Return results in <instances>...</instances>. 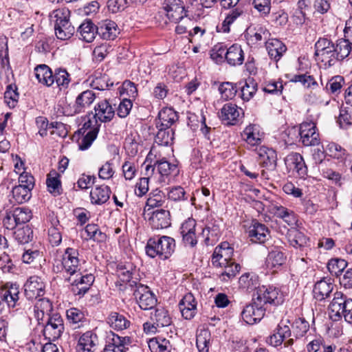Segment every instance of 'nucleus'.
Wrapping results in <instances>:
<instances>
[{
	"label": "nucleus",
	"mask_w": 352,
	"mask_h": 352,
	"mask_svg": "<svg viewBox=\"0 0 352 352\" xmlns=\"http://www.w3.org/2000/svg\"><path fill=\"white\" fill-rule=\"evenodd\" d=\"M163 8L166 11L168 19L173 23H178L184 17H186L188 19L184 23L186 24V22L191 23L190 17L199 16L202 14L199 11V8H197V11L195 10L193 3H191L190 6L185 8L181 0H164Z\"/></svg>",
	"instance_id": "1"
},
{
	"label": "nucleus",
	"mask_w": 352,
	"mask_h": 352,
	"mask_svg": "<svg viewBox=\"0 0 352 352\" xmlns=\"http://www.w3.org/2000/svg\"><path fill=\"white\" fill-rule=\"evenodd\" d=\"M175 248V239L167 236L148 239L146 245V253L151 258L159 256L162 259L168 258Z\"/></svg>",
	"instance_id": "2"
},
{
	"label": "nucleus",
	"mask_w": 352,
	"mask_h": 352,
	"mask_svg": "<svg viewBox=\"0 0 352 352\" xmlns=\"http://www.w3.org/2000/svg\"><path fill=\"white\" fill-rule=\"evenodd\" d=\"M83 119L84 123L78 130V133L83 136L78 144L79 149L81 151L87 150L91 146L96 139L101 126L98 119L92 116V111L88 113Z\"/></svg>",
	"instance_id": "3"
},
{
	"label": "nucleus",
	"mask_w": 352,
	"mask_h": 352,
	"mask_svg": "<svg viewBox=\"0 0 352 352\" xmlns=\"http://www.w3.org/2000/svg\"><path fill=\"white\" fill-rule=\"evenodd\" d=\"M70 12L68 9H58L53 12L54 30L60 40H67L74 34L75 29L69 21Z\"/></svg>",
	"instance_id": "4"
},
{
	"label": "nucleus",
	"mask_w": 352,
	"mask_h": 352,
	"mask_svg": "<svg viewBox=\"0 0 352 352\" xmlns=\"http://www.w3.org/2000/svg\"><path fill=\"white\" fill-rule=\"evenodd\" d=\"M315 56L327 68L334 65L336 61L335 44L329 39L320 38L315 44Z\"/></svg>",
	"instance_id": "5"
},
{
	"label": "nucleus",
	"mask_w": 352,
	"mask_h": 352,
	"mask_svg": "<svg viewBox=\"0 0 352 352\" xmlns=\"http://www.w3.org/2000/svg\"><path fill=\"white\" fill-rule=\"evenodd\" d=\"M289 323H290L289 320H282L275 332L267 337V343L274 347L280 346L283 342L285 346H292L294 344V339L286 340L292 335L290 327L288 325Z\"/></svg>",
	"instance_id": "6"
},
{
	"label": "nucleus",
	"mask_w": 352,
	"mask_h": 352,
	"mask_svg": "<svg viewBox=\"0 0 352 352\" xmlns=\"http://www.w3.org/2000/svg\"><path fill=\"white\" fill-rule=\"evenodd\" d=\"M64 331L63 320L59 314H52L46 319L43 330V336L48 341L58 339Z\"/></svg>",
	"instance_id": "7"
},
{
	"label": "nucleus",
	"mask_w": 352,
	"mask_h": 352,
	"mask_svg": "<svg viewBox=\"0 0 352 352\" xmlns=\"http://www.w3.org/2000/svg\"><path fill=\"white\" fill-rule=\"evenodd\" d=\"M96 94L90 89L79 94L74 104H68L65 109V113L67 116H74L84 112L85 109L89 107L95 100Z\"/></svg>",
	"instance_id": "8"
},
{
	"label": "nucleus",
	"mask_w": 352,
	"mask_h": 352,
	"mask_svg": "<svg viewBox=\"0 0 352 352\" xmlns=\"http://www.w3.org/2000/svg\"><path fill=\"white\" fill-rule=\"evenodd\" d=\"M258 302L263 305L270 304L278 305L283 302L284 296L283 293L276 287L273 286H262L257 290Z\"/></svg>",
	"instance_id": "9"
},
{
	"label": "nucleus",
	"mask_w": 352,
	"mask_h": 352,
	"mask_svg": "<svg viewBox=\"0 0 352 352\" xmlns=\"http://www.w3.org/2000/svg\"><path fill=\"white\" fill-rule=\"evenodd\" d=\"M298 131L300 140L304 146H317L320 143L319 133L314 122H304L301 123Z\"/></svg>",
	"instance_id": "10"
},
{
	"label": "nucleus",
	"mask_w": 352,
	"mask_h": 352,
	"mask_svg": "<svg viewBox=\"0 0 352 352\" xmlns=\"http://www.w3.org/2000/svg\"><path fill=\"white\" fill-rule=\"evenodd\" d=\"M135 298L142 309H151L157 304L155 295L150 291L147 286L140 284L136 286L133 293Z\"/></svg>",
	"instance_id": "11"
},
{
	"label": "nucleus",
	"mask_w": 352,
	"mask_h": 352,
	"mask_svg": "<svg viewBox=\"0 0 352 352\" xmlns=\"http://www.w3.org/2000/svg\"><path fill=\"white\" fill-rule=\"evenodd\" d=\"M265 312V308L255 298L252 303L247 305L243 309L241 317L247 324H254L263 318Z\"/></svg>",
	"instance_id": "12"
},
{
	"label": "nucleus",
	"mask_w": 352,
	"mask_h": 352,
	"mask_svg": "<svg viewBox=\"0 0 352 352\" xmlns=\"http://www.w3.org/2000/svg\"><path fill=\"white\" fill-rule=\"evenodd\" d=\"M45 283L38 276H30L24 284V293L29 300L36 299L45 294Z\"/></svg>",
	"instance_id": "13"
},
{
	"label": "nucleus",
	"mask_w": 352,
	"mask_h": 352,
	"mask_svg": "<svg viewBox=\"0 0 352 352\" xmlns=\"http://www.w3.org/2000/svg\"><path fill=\"white\" fill-rule=\"evenodd\" d=\"M19 300V287L16 284H11L9 287L0 290V314L6 308L16 306Z\"/></svg>",
	"instance_id": "14"
},
{
	"label": "nucleus",
	"mask_w": 352,
	"mask_h": 352,
	"mask_svg": "<svg viewBox=\"0 0 352 352\" xmlns=\"http://www.w3.org/2000/svg\"><path fill=\"white\" fill-rule=\"evenodd\" d=\"M243 113L242 109L232 103L225 104L221 109L219 117L226 125H236Z\"/></svg>",
	"instance_id": "15"
},
{
	"label": "nucleus",
	"mask_w": 352,
	"mask_h": 352,
	"mask_svg": "<svg viewBox=\"0 0 352 352\" xmlns=\"http://www.w3.org/2000/svg\"><path fill=\"white\" fill-rule=\"evenodd\" d=\"M78 252L74 248L65 250L62 258L63 270L69 275H73L79 270Z\"/></svg>",
	"instance_id": "16"
},
{
	"label": "nucleus",
	"mask_w": 352,
	"mask_h": 352,
	"mask_svg": "<svg viewBox=\"0 0 352 352\" xmlns=\"http://www.w3.org/2000/svg\"><path fill=\"white\" fill-rule=\"evenodd\" d=\"M248 233L252 242L263 243L267 239L269 230L265 224L254 219L248 228Z\"/></svg>",
	"instance_id": "17"
},
{
	"label": "nucleus",
	"mask_w": 352,
	"mask_h": 352,
	"mask_svg": "<svg viewBox=\"0 0 352 352\" xmlns=\"http://www.w3.org/2000/svg\"><path fill=\"white\" fill-rule=\"evenodd\" d=\"M179 308L182 317L190 320L197 313V301L191 293L186 294L179 302Z\"/></svg>",
	"instance_id": "18"
},
{
	"label": "nucleus",
	"mask_w": 352,
	"mask_h": 352,
	"mask_svg": "<svg viewBox=\"0 0 352 352\" xmlns=\"http://www.w3.org/2000/svg\"><path fill=\"white\" fill-rule=\"evenodd\" d=\"M149 224L153 229H164L170 226V212L166 210L160 209L152 212L148 219Z\"/></svg>",
	"instance_id": "19"
},
{
	"label": "nucleus",
	"mask_w": 352,
	"mask_h": 352,
	"mask_svg": "<svg viewBox=\"0 0 352 352\" xmlns=\"http://www.w3.org/2000/svg\"><path fill=\"white\" fill-rule=\"evenodd\" d=\"M131 342L129 337H122L113 333L103 352H126L129 349Z\"/></svg>",
	"instance_id": "20"
},
{
	"label": "nucleus",
	"mask_w": 352,
	"mask_h": 352,
	"mask_svg": "<svg viewBox=\"0 0 352 352\" xmlns=\"http://www.w3.org/2000/svg\"><path fill=\"white\" fill-rule=\"evenodd\" d=\"M351 299L344 296L341 292H336L333 294V298L329 306L331 317H335V320L341 318L346 300Z\"/></svg>",
	"instance_id": "21"
},
{
	"label": "nucleus",
	"mask_w": 352,
	"mask_h": 352,
	"mask_svg": "<svg viewBox=\"0 0 352 352\" xmlns=\"http://www.w3.org/2000/svg\"><path fill=\"white\" fill-rule=\"evenodd\" d=\"M98 344V336L95 331H87L78 340L80 352H94Z\"/></svg>",
	"instance_id": "22"
},
{
	"label": "nucleus",
	"mask_w": 352,
	"mask_h": 352,
	"mask_svg": "<svg viewBox=\"0 0 352 352\" xmlns=\"http://www.w3.org/2000/svg\"><path fill=\"white\" fill-rule=\"evenodd\" d=\"M98 34L103 39L113 40L119 34L117 24L111 20H104L97 25Z\"/></svg>",
	"instance_id": "23"
},
{
	"label": "nucleus",
	"mask_w": 352,
	"mask_h": 352,
	"mask_svg": "<svg viewBox=\"0 0 352 352\" xmlns=\"http://www.w3.org/2000/svg\"><path fill=\"white\" fill-rule=\"evenodd\" d=\"M95 113L92 116L100 122L111 121L115 115V111L108 101L104 100L98 102L94 107Z\"/></svg>",
	"instance_id": "24"
},
{
	"label": "nucleus",
	"mask_w": 352,
	"mask_h": 352,
	"mask_svg": "<svg viewBox=\"0 0 352 352\" xmlns=\"http://www.w3.org/2000/svg\"><path fill=\"white\" fill-rule=\"evenodd\" d=\"M178 118L177 113L173 108H164L158 113V118L156 120V127L171 128V126L178 120Z\"/></svg>",
	"instance_id": "25"
},
{
	"label": "nucleus",
	"mask_w": 352,
	"mask_h": 352,
	"mask_svg": "<svg viewBox=\"0 0 352 352\" xmlns=\"http://www.w3.org/2000/svg\"><path fill=\"white\" fill-rule=\"evenodd\" d=\"M48 219L50 223V227L48 228V241L52 246H57L62 241L61 226L54 214H50Z\"/></svg>",
	"instance_id": "26"
},
{
	"label": "nucleus",
	"mask_w": 352,
	"mask_h": 352,
	"mask_svg": "<svg viewBox=\"0 0 352 352\" xmlns=\"http://www.w3.org/2000/svg\"><path fill=\"white\" fill-rule=\"evenodd\" d=\"M257 153L263 166L272 170L276 168L277 155L274 149L261 146L257 150Z\"/></svg>",
	"instance_id": "27"
},
{
	"label": "nucleus",
	"mask_w": 352,
	"mask_h": 352,
	"mask_svg": "<svg viewBox=\"0 0 352 352\" xmlns=\"http://www.w3.org/2000/svg\"><path fill=\"white\" fill-rule=\"evenodd\" d=\"M285 254L279 249L276 248L269 252L265 265L267 269L275 272L285 263Z\"/></svg>",
	"instance_id": "28"
},
{
	"label": "nucleus",
	"mask_w": 352,
	"mask_h": 352,
	"mask_svg": "<svg viewBox=\"0 0 352 352\" xmlns=\"http://www.w3.org/2000/svg\"><path fill=\"white\" fill-rule=\"evenodd\" d=\"M241 136L249 145L253 146L261 143L263 134L258 125L250 124L245 128Z\"/></svg>",
	"instance_id": "29"
},
{
	"label": "nucleus",
	"mask_w": 352,
	"mask_h": 352,
	"mask_svg": "<svg viewBox=\"0 0 352 352\" xmlns=\"http://www.w3.org/2000/svg\"><path fill=\"white\" fill-rule=\"evenodd\" d=\"M266 50L272 59L278 61L286 52L285 44L278 39L272 38L265 42Z\"/></svg>",
	"instance_id": "30"
},
{
	"label": "nucleus",
	"mask_w": 352,
	"mask_h": 352,
	"mask_svg": "<svg viewBox=\"0 0 352 352\" xmlns=\"http://www.w3.org/2000/svg\"><path fill=\"white\" fill-rule=\"evenodd\" d=\"M79 38L87 43L92 42L98 34L97 25L91 20H85L78 28Z\"/></svg>",
	"instance_id": "31"
},
{
	"label": "nucleus",
	"mask_w": 352,
	"mask_h": 352,
	"mask_svg": "<svg viewBox=\"0 0 352 352\" xmlns=\"http://www.w3.org/2000/svg\"><path fill=\"white\" fill-rule=\"evenodd\" d=\"M234 250L228 242H223L217 246L213 252L211 262L212 265H220L219 259L227 258L232 260Z\"/></svg>",
	"instance_id": "32"
},
{
	"label": "nucleus",
	"mask_w": 352,
	"mask_h": 352,
	"mask_svg": "<svg viewBox=\"0 0 352 352\" xmlns=\"http://www.w3.org/2000/svg\"><path fill=\"white\" fill-rule=\"evenodd\" d=\"M52 304L47 298H39L36 300L34 306V312L35 318L38 321L43 320L46 317L52 316Z\"/></svg>",
	"instance_id": "33"
},
{
	"label": "nucleus",
	"mask_w": 352,
	"mask_h": 352,
	"mask_svg": "<svg viewBox=\"0 0 352 352\" xmlns=\"http://www.w3.org/2000/svg\"><path fill=\"white\" fill-rule=\"evenodd\" d=\"M226 60L232 66L242 65L244 60V54L241 45L234 44L228 48L226 53Z\"/></svg>",
	"instance_id": "34"
},
{
	"label": "nucleus",
	"mask_w": 352,
	"mask_h": 352,
	"mask_svg": "<svg viewBox=\"0 0 352 352\" xmlns=\"http://www.w3.org/2000/svg\"><path fill=\"white\" fill-rule=\"evenodd\" d=\"M110 195L111 189L108 186L96 187L90 192L91 202L94 204L101 205L109 200Z\"/></svg>",
	"instance_id": "35"
},
{
	"label": "nucleus",
	"mask_w": 352,
	"mask_h": 352,
	"mask_svg": "<svg viewBox=\"0 0 352 352\" xmlns=\"http://www.w3.org/2000/svg\"><path fill=\"white\" fill-rule=\"evenodd\" d=\"M239 285L241 289L249 292L260 288L258 277L253 273H245L241 276Z\"/></svg>",
	"instance_id": "36"
},
{
	"label": "nucleus",
	"mask_w": 352,
	"mask_h": 352,
	"mask_svg": "<svg viewBox=\"0 0 352 352\" xmlns=\"http://www.w3.org/2000/svg\"><path fill=\"white\" fill-rule=\"evenodd\" d=\"M246 16V13L240 8H236L230 10L228 14H226V16L224 21L222 22L221 28L220 31L228 33L230 32V26L236 21L239 18H245Z\"/></svg>",
	"instance_id": "37"
},
{
	"label": "nucleus",
	"mask_w": 352,
	"mask_h": 352,
	"mask_svg": "<svg viewBox=\"0 0 352 352\" xmlns=\"http://www.w3.org/2000/svg\"><path fill=\"white\" fill-rule=\"evenodd\" d=\"M333 289V285L331 283L326 280L318 281L313 289L314 298L318 300H322L329 296Z\"/></svg>",
	"instance_id": "38"
},
{
	"label": "nucleus",
	"mask_w": 352,
	"mask_h": 352,
	"mask_svg": "<svg viewBox=\"0 0 352 352\" xmlns=\"http://www.w3.org/2000/svg\"><path fill=\"white\" fill-rule=\"evenodd\" d=\"M35 76L39 82L50 87L53 85V72L46 65H39L34 69Z\"/></svg>",
	"instance_id": "39"
},
{
	"label": "nucleus",
	"mask_w": 352,
	"mask_h": 352,
	"mask_svg": "<svg viewBox=\"0 0 352 352\" xmlns=\"http://www.w3.org/2000/svg\"><path fill=\"white\" fill-rule=\"evenodd\" d=\"M66 316L74 329L80 328L87 324L84 313L78 308L72 307L67 310Z\"/></svg>",
	"instance_id": "40"
},
{
	"label": "nucleus",
	"mask_w": 352,
	"mask_h": 352,
	"mask_svg": "<svg viewBox=\"0 0 352 352\" xmlns=\"http://www.w3.org/2000/svg\"><path fill=\"white\" fill-rule=\"evenodd\" d=\"M107 323L112 329L117 331L126 329L130 325V321L124 316L117 312L110 314L107 318Z\"/></svg>",
	"instance_id": "41"
},
{
	"label": "nucleus",
	"mask_w": 352,
	"mask_h": 352,
	"mask_svg": "<svg viewBox=\"0 0 352 352\" xmlns=\"http://www.w3.org/2000/svg\"><path fill=\"white\" fill-rule=\"evenodd\" d=\"M151 320L158 327H168L172 322L168 311L163 307L157 308L155 313L151 315Z\"/></svg>",
	"instance_id": "42"
},
{
	"label": "nucleus",
	"mask_w": 352,
	"mask_h": 352,
	"mask_svg": "<svg viewBox=\"0 0 352 352\" xmlns=\"http://www.w3.org/2000/svg\"><path fill=\"white\" fill-rule=\"evenodd\" d=\"M158 131L155 136V142L158 145L168 146L173 143L174 131L172 128L157 127Z\"/></svg>",
	"instance_id": "43"
},
{
	"label": "nucleus",
	"mask_w": 352,
	"mask_h": 352,
	"mask_svg": "<svg viewBox=\"0 0 352 352\" xmlns=\"http://www.w3.org/2000/svg\"><path fill=\"white\" fill-rule=\"evenodd\" d=\"M165 202V195L159 189L152 190L146 202L144 210H149L151 208L160 207Z\"/></svg>",
	"instance_id": "44"
},
{
	"label": "nucleus",
	"mask_w": 352,
	"mask_h": 352,
	"mask_svg": "<svg viewBox=\"0 0 352 352\" xmlns=\"http://www.w3.org/2000/svg\"><path fill=\"white\" fill-rule=\"evenodd\" d=\"M32 189L21 186H15L12 190V198L16 204H23L28 201L32 197Z\"/></svg>",
	"instance_id": "45"
},
{
	"label": "nucleus",
	"mask_w": 352,
	"mask_h": 352,
	"mask_svg": "<svg viewBox=\"0 0 352 352\" xmlns=\"http://www.w3.org/2000/svg\"><path fill=\"white\" fill-rule=\"evenodd\" d=\"M48 191L54 196L60 195L62 193L61 182L59 175L56 171L50 172L46 180Z\"/></svg>",
	"instance_id": "46"
},
{
	"label": "nucleus",
	"mask_w": 352,
	"mask_h": 352,
	"mask_svg": "<svg viewBox=\"0 0 352 352\" xmlns=\"http://www.w3.org/2000/svg\"><path fill=\"white\" fill-rule=\"evenodd\" d=\"M210 338L211 335L208 329H201L197 331L196 344L199 352H208Z\"/></svg>",
	"instance_id": "47"
},
{
	"label": "nucleus",
	"mask_w": 352,
	"mask_h": 352,
	"mask_svg": "<svg viewBox=\"0 0 352 352\" xmlns=\"http://www.w3.org/2000/svg\"><path fill=\"white\" fill-rule=\"evenodd\" d=\"M288 240L290 244L294 248L305 246L308 241L307 236L295 228H291L288 232Z\"/></svg>",
	"instance_id": "48"
},
{
	"label": "nucleus",
	"mask_w": 352,
	"mask_h": 352,
	"mask_svg": "<svg viewBox=\"0 0 352 352\" xmlns=\"http://www.w3.org/2000/svg\"><path fill=\"white\" fill-rule=\"evenodd\" d=\"M352 42L348 39H341L335 45L336 61L346 58L351 52Z\"/></svg>",
	"instance_id": "49"
},
{
	"label": "nucleus",
	"mask_w": 352,
	"mask_h": 352,
	"mask_svg": "<svg viewBox=\"0 0 352 352\" xmlns=\"http://www.w3.org/2000/svg\"><path fill=\"white\" fill-rule=\"evenodd\" d=\"M290 82L294 83L295 87H303L305 88H309L311 86L318 85L315 78L307 74L294 75L290 80Z\"/></svg>",
	"instance_id": "50"
},
{
	"label": "nucleus",
	"mask_w": 352,
	"mask_h": 352,
	"mask_svg": "<svg viewBox=\"0 0 352 352\" xmlns=\"http://www.w3.org/2000/svg\"><path fill=\"white\" fill-rule=\"evenodd\" d=\"M20 254L15 253L14 249L9 250L8 253L0 258V268L3 272H11L14 267L12 259H18Z\"/></svg>",
	"instance_id": "51"
},
{
	"label": "nucleus",
	"mask_w": 352,
	"mask_h": 352,
	"mask_svg": "<svg viewBox=\"0 0 352 352\" xmlns=\"http://www.w3.org/2000/svg\"><path fill=\"white\" fill-rule=\"evenodd\" d=\"M222 271L219 272V276L223 281H228L234 278L241 270V266L233 261L221 268Z\"/></svg>",
	"instance_id": "52"
},
{
	"label": "nucleus",
	"mask_w": 352,
	"mask_h": 352,
	"mask_svg": "<svg viewBox=\"0 0 352 352\" xmlns=\"http://www.w3.org/2000/svg\"><path fill=\"white\" fill-rule=\"evenodd\" d=\"M14 238L20 244L28 243L33 238V231L28 226L18 228L14 232Z\"/></svg>",
	"instance_id": "53"
},
{
	"label": "nucleus",
	"mask_w": 352,
	"mask_h": 352,
	"mask_svg": "<svg viewBox=\"0 0 352 352\" xmlns=\"http://www.w3.org/2000/svg\"><path fill=\"white\" fill-rule=\"evenodd\" d=\"M155 165H157L158 172L162 176L176 175L178 173L177 165L170 164L164 159L157 161Z\"/></svg>",
	"instance_id": "54"
},
{
	"label": "nucleus",
	"mask_w": 352,
	"mask_h": 352,
	"mask_svg": "<svg viewBox=\"0 0 352 352\" xmlns=\"http://www.w3.org/2000/svg\"><path fill=\"white\" fill-rule=\"evenodd\" d=\"M135 267L132 263L120 264L118 266L116 274L122 282H129L132 278Z\"/></svg>",
	"instance_id": "55"
},
{
	"label": "nucleus",
	"mask_w": 352,
	"mask_h": 352,
	"mask_svg": "<svg viewBox=\"0 0 352 352\" xmlns=\"http://www.w3.org/2000/svg\"><path fill=\"white\" fill-rule=\"evenodd\" d=\"M347 262L341 258H332L327 263V268L332 275L338 276L346 267Z\"/></svg>",
	"instance_id": "56"
},
{
	"label": "nucleus",
	"mask_w": 352,
	"mask_h": 352,
	"mask_svg": "<svg viewBox=\"0 0 352 352\" xmlns=\"http://www.w3.org/2000/svg\"><path fill=\"white\" fill-rule=\"evenodd\" d=\"M52 80L53 83L55 82L58 87H67L71 80L69 73L66 69L62 68L55 69Z\"/></svg>",
	"instance_id": "57"
},
{
	"label": "nucleus",
	"mask_w": 352,
	"mask_h": 352,
	"mask_svg": "<svg viewBox=\"0 0 352 352\" xmlns=\"http://www.w3.org/2000/svg\"><path fill=\"white\" fill-rule=\"evenodd\" d=\"M309 324L304 318H297L292 324L293 333L296 338L302 337L309 330Z\"/></svg>",
	"instance_id": "58"
},
{
	"label": "nucleus",
	"mask_w": 352,
	"mask_h": 352,
	"mask_svg": "<svg viewBox=\"0 0 352 352\" xmlns=\"http://www.w3.org/2000/svg\"><path fill=\"white\" fill-rule=\"evenodd\" d=\"M111 50V45L106 43L96 46L93 51L94 60L98 63L102 62Z\"/></svg>",
	"instance_id": "59"
},
{
	"label": "nucleus",
	"mask_w": 352,
	"mask_h": 352,
	"mask_svg": "<svg viewBox=\"0 0 352 352\" xmlns=\"http://www.w3.org/2000/svg\"><path fill=\"white\" fill-rule=\"evenodd\" d=\"M13 214L19 225L28 222L32 217L31 210L26 208H17L14 209Z\"/></svg>",
	"instance_id": "60"
},
{
	"label": "nucleus",
	"mask_w": 352,
	"mask_h": 352,
	"mask_svg": "<svg viewBox=\"0 0 352 352\" xmlns=\"http://www.w3.org/2000/svg\"><path fill=\"white\" fill-rule=\"evenodd\" d=\"M23 249L19 245H17L15 253L19 254L21 258L25 263H32L40 254L38 250H28L23 252Z\"/></svg>",
	"instance_id": "61"
},
{
	"label": "nucleus",
	"mask_w": 352,
	"mask_h": 352,
	"mask_svg": "<svg viewBox=\"0 0 352 352\" xmlns=\"http://www.w3.org/2000/svg\"><path fill=\"white\" fill-rule=\"evenodd\" d=\"M304 162L302 156L298 153H292L285 159V165L290 170H293L298 166L299 164H302Z\"/></svg>",
	"instance_id": "62"
},
{
	"label": "nucleus",
	"mask_w": 352,
	"mask_h": 352,
	"mask_svg": "<svg viewBox=\"0 0 352 352\" xmlns=\"http://www.w3.org/2000/svg\"><path fill=\"white\" fill-rule=\"evenodd\" d=\"M122 173L126 180H131L135 177L137 168L135 162L126 160L122 166Z\"/></svg>",
	"instance_id": "63"
},
{
	"label": "nucleus",
	"mask_w": 352,
	"mask_h": 352,
	"mask_svg": "<svg viewBox=\"0 0 352 352\" xmlns=\"http://www.w3.org/2000/svg\"><path fill=\"white\" fill-rule=\"evenodd\" d=\"M18 89H6L4 93V101L10 108H14L16 106L19 94Z\"/></svg>",
	"instance_id": "64"
}]
</instances>
